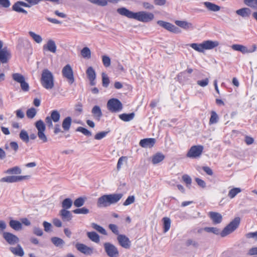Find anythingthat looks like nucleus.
Returning a JSON list of instances; mask_svg holds the SVG:
<instances>
[{
	"instance_id": "nucleus-1",
	"label": "nucleus",
	"mask_w": 257,
	"mask_h": 257,
	"mask_svg": "<svg viewBox=\"0 0 257 257\" xmlns=\"http://www.w3.org/2000/svg\"><path fill=\"white\" fill-rule=\"evenodd\" d=\"M122 197V194L121 193L103 195L98 198L97 206L99 208L107 207L116 203Z\"/></svg>"
},
{
	"instance_id": "nucleus-2",
	"label": "nucleus",
	"mask_w": 257,
	"mask_h": 257,
	"mask_svg": "<svg viewBox=\"0 0 257 257\" xmlns=\"http://www.w3.org/2000/svg\"><path fill=\"white\" fill-rule=\"evenodd\" d=\"M41 82L43 87L46 89H51L54 86L53 74L48 69H44L42 73Z\"/></svg>"
},
{
	"instance_id": "nucleus-3",
	"label": "nucleus",
	"mask_w": 257,
	"mask_h": 257,
	"mask_svg": "<svg viewBox=\"0 0 257 257\" xmlns=\"http://www.w3.org/2000/svg\"><path fill=\"white\" fill-rule=\"evenodd\" d=\"M240 221V219L239 217H235L221 232V236L224 237L234 231L239 226Z\"/></svg>"
},
{
	"instance_id": "nucleus-4",
	"label": "nucleus",
	"mask_w": 257,
	"mask_h": 257,
	"mask_svg": "<svg viewBox=\"0 0 257 257\" xmlns=\"http://www.w3.org/2000/svg\"><path fill=\"white\" fill-rule=\"evenodd\" d=\"M35 126L38 131L37 135L39 139L42 143H46L48 141V138L45 134L46 130V125L42 120H39L35 123Z\"/></svg>"
},
{
	"instance_id": "nucleus-5",
	"label": "nucleus",
	"mask_w": 257,
	"mask_h": 257,
	"mask_svg": "<svg viewBox=\"0 0 257 257\" xmlns=\"http://www.w3.org/2000/svg\"><path fill=\"white\" fill-rule=\"evenodd\" d=\"M13 79L20 84L21 88L23 91L27 92L29 90V85L25 81V77L19 73H15L12 74Z\"/></svg>"
},
{
	"instance_id": "nucleus-6",
	"label": "nucleus",
	"mask_w": 257,
	"mask_h": 257,
	"mask_svg": "<svg viewBox=\"0 0 257 257\" xmlns=\"http://www.w3.org/2000/svg\"><path fill=\"white\" fill-rule=\"evenodd\" d=\"M103 247L104 251L108 257H119V251L114 244L110 242H105L103 244Z\"/></svg>"
},
{
	"instance_id": "nucleus-7",
	"label": "nucleus",
	"mask_w": 257,
	"mask_h": 257,
	"mask_svg": "<svg viewBox=\"0 0 257 257\" xmlns=\"http://www.w3.org/2000/svg\"><path fill=\"white\" fill-rule=\"evenodd\" d=\"M107 107L111 112H118L122 109L121 102L116 98L109 99L107 103Z\"/></svg>"
},
{
	"instance_id": "nucleus-8",
	"label": "nucleus",
	"mask_w": 257,
	"mask_h": 257,
	"mask_svg": "<svg viewBox=\"0 0 257 257\" xmlns=\"http://www.w3.org/2000/svg\"><path fill=\"white\" fill-rule=\"evenodd\" d=\"M60 118V113L56 110L51 111V115L48 116L45 118V122L47 126L50 128L53 127L52 121L54 122H57L59 121Z\"/></svg>"
},
{
	"instance_id": "nucleus-9",
	"label": "nucleus",
	"mask_w": 257,
	"mask_h": 257,
	"mask_svg": "<svg viewBox=\"0 0 257 257\" xmlns=\"http://www.w3.org/2000/svg\"><path fill=\"white\" fill-rule=\"evenodd\" d=\"M231 47L233 50L240 52L243 54L253 53L256 50V46L254 44L252 45L250 48H247V47L241 44H233Z\"/></svg>"
},
{
	"instance_id": "nucleus-10",
	"label": "nucleus",
	"mask_w": 257,
	"mask_h": 257,
	"mask_svg": "<svg viewBox=\"0 0 257 257\" xmlns=\"http://www.w3.org/2000/svg\"><path fill=\"white\" fill-rule=\"evenodd\" d=\"M117 13L124 16H153L151 14H147L145 12L134 13L130 11L125 8H119L117 10Z\"/></svg>"
},
{
	"instance_id": "nucleus-11",
	"label": "nucleus",
	"mask_w": 257,
	"mask_h": 257,
	"mask_svg": "<svg viewBox=\"0 0 257 257\" xmlns=\"http://www.w3.org/2000/svg\"><path fill=\"white\" fill-rule=\"evenodd\" d=\"M62 73L63 76L67 79L69 84H71L74 82L73 71L69 64H67L63 67Z\"/></svg>"
},
{
	"instance_id": "nucleus-12",
	"label": "nucleus",
	"mask_w": 257,
	"mask_h": 257,
	"mask_svg": "<svg viewBox=\"0 0 257 257\" xmlns=\"http://www.w3.org/2000/svg\"><path fill=\"white\" fill-rule=\"evenodd\" d=\"M29 176H9L0 179L1 182L15 183L29 179Z\"/></svg>"
},
{
	"instance_id": "nucleus-13",
	"label": "nucleus",
	"mask_w": 257,
	"mask_h": 257,
	"mask_svg": "<svg viewBox=\"0 0 257 257\" xmlns=\"http://www.w3.org/2000/svg\"><path fill=\"white\" fill-rule=\"evenodd\" d=\"M203 147L202 146H192L187 154V156L190 158L199 157L202 154Z\"/></svg>"
},
{
	"instance_id": "nucleus-14",
	"label": "nucleus",
	"mask_w": 257,
	"mask_h": 257,
	"mask_svg": "<svg viewBox=\"0 0 257 257\" xmlns=\"http://www.w3.org/2000/svg\"><path fill=\"white\" fill-rule=\"evenodd\" d=\"M3 237L6 242L11 245H14L18 243L20 241L17 236L9 232H4Z\"/></svg>"
},
{
	"instance_id": "nucleus-15",
	"label": "nucleus",
	"mask_w": 257,
	"mask_h": 257,
	"mask_svg": "<svg viewBox=\"0 0 257 257\" xmlns=\"http://www.w3.org/2000/svg\"><path fill=\"white\" fill-rule=\"evenodd\" d=\"M157 23L163 28H165V29L167 30L168 31L175 33V34H179L181 32V30L174 26V25L166 22L162 21H158Z\"/></svg>"
},
{
	"instance_id": "nucleus-16",
	"label": "nucleus",
	"mask_w": 257,
	"mask_h": 257,
	"mask_svg": "<svg viewBox=\"0 0 257 257\" xmlns=\"http://www.w3.org/2000/svg\"><path fill=\"white\" fill-rule=\"evenodd\" d=\"M77 249L81 253L90 255L93 253V248L89 247L83 243H77L75 245Z\"/></svg>"
},
{
	"instance_id": "nucleus-17",
	"label": "nucleus",
	"mask_w": 257,
	"mask_h": 257,
	"mask_svg": "<svg viewBox=\"0 0 257 257\" xmlns=\"http://www.w3.org/2000/svg\"><path fill=\"white\" fill-rule=\"evenodd\" d=\"M117 239L119 244L124 248H129L131 242L129 238L125 235L119 234L117 235Z\"/></svg>"
},
{
	"instance_id": "nucleus-18",
	"label": "nucleus",
	"mask_w": 257,
	"mask_h": 257,
	"mask_svg": "<svg viewBox=\"0 0 257 257\" xmlns=\"http://www.w3.org/2000/svg\"><path fill=\"white\" fill-rule=\"evenodd\" d=\"M11 58L10 51L7 48H4L0 50V61L2 63H6Z\"/></svg>"
},
{
	"instance_id": "nucleus-19",
	"label": "nucleus",
	"mask_w": 257,
	"mask_h": 257,
	"mask_svg": "<svg viewBox=\"0 0 257 257\" xmlns=\"http://www.w3.org/2000/svg\"><path fill=\"white\" fill-rule=\"evenodd\" d=\"M155 143V139L147 138L141 140L139 143V145L144 148H151L154 146Z\"/></svg>"
},
{
	"instance_id": "nucleus-20",
	"label": "nucleus",
	"mask_w": 257,
	"mask_h": 257,
	"mask_svg": "<svg viewBox=\"0 0 257 257\" xmlns=\"http://www.w3.org/2000/svg\"><path fill=\"white\" fill-rule=\"evenodd\" d=\"M43 51H48L53 53H55L57 50V46L55 42L53 40H49L47 43L43 47Z\"/></svg>"
},
{
	"instance_id": "nucleus-21",
	"label": "nucleus",
	"mask_w": 257,
	"mask_h": 257,
	"mask_svg": "<svg viewBox=\"0 0 257 257\" xmlns=\"http://www.w3.org/2000/svg\"><path fill=\"white\" fill-rule=\"evenodd\" d=\"M175 23L177 26L185 30H193L194 28L192 23L186 21L176 20Z\"/></svg>"
},
{
	"instance_id": "nucleus-22",
	"label": "nucleus",
	"mask_w": 257,
	"mask_h": 257,
	"mask_svg": "<svg viewBox=\"0 0 257 257\" xmlns=\"http://www.w3.org/2000/svg\"><path fill=\"white\" fill-rule=\"evenodd\" d=\"M203 51L205 50H211L219 45V42L217 41L207 40L202 43Z\"/></svg>"
},
{
	"instance_id": "nucleus-23",
	"label": "nucleus",
	"mask_w": 257,
	"mask_h": 257,
	"mask_svg": "<svg viewBox=\"0 0 257 257\" xmlns=\"http://www.w3.org/2000/svg\"><path fill=\"white\" fill-rule=\"evenodd\" d=\"M208 216L214 224H219L222 220V216L221 214L216 212L211 211L208 213Z\"/></svg>"
},
{
	"instance_id": "nucleus-24",
	"label": "nucleus",
	"mask_w": 257,
	"mask_h": 257,
	"mask_svg": "<svg viewBox=\"0 0 257 257\" xmlns=\"http://www.w3.org/2000/svg\"><path fill=\"white\" fill-rule=\"evenodd\" d=\"M10 250L15 255L23 256L24 255V251L20 244H17L16 247H10Z\"/></svg>"
},
{
	"instance_id": "nucleus-25",
	"label": "nucleus",
	"mask_w": 257,
	"mask_h": 257,
	"mask_svg": "<svg viewBox=\"0 0 257 257\" xmlns=\"http://www.w3.org/2000/svg\"><path fill=\"white\" fill-rule=\"evenodd\" d=\"M91 113L93 117L99 121L102 115L101 110L99 106L95 105L92 109Z\"/></svg>"
},
{
	"instance_id": "nucleus-26",
	"label": "nucleus",
	"mask_w": 257,
	"mask_h": 257,
	"mask_svg": "<svg viewBox=\"0 0 257 257\" xmlns=\"http://www.w3.org/2000/svg\"><path fill=\"white\" fill-rule=\"evenodd\" d=\"M60 214L64 221H70L72 219V215L69 211L66 209H62Z\"/></svg>"
},
{
	"instance_id": "nucleus-27",
	"label": "nucleus",
	"mask_w": 257,
	"mask_h": 257,
	"mask_svg": "<svg viewBox=\"0 0 257 257\" xmlns=\"http://www.w3.org/2000/svg\"><path fill=\"white\" fill-rule=\"evenodd\" d=\"M135 116L134 112L130 113H122L119 115V118L123 121L127 122L133 120Z\"/></svg>"
},
{
	"instance_id": "nucleus-28",
	"label": "nucleus",
	"mask_w": 257,
	"mask_h": 257,
	"mask_svg": "<svg viewBox=\"0 0 257 257\" xmlns=\"http://www.w3.org/2000/svg\"><path fill=\"white\" fill-rule=\"evenodd\" d=\"M165 158V156L161 153H157L154 156H153L152 158V162L154 164H157L162 162Z\"/></svg>"
},
{
	"instance_id": "nucleus-29",
	"label": "nucleus",
	"mask_w": 257,
	"mask_h": 257,
	"mask_svg": "<svg viewBox=\"0 0 257 257\" xmlns=\"http://www.w3.org/2000/svg\"><path fill=\"white\" fill-rule=\"evenodd\" d=\"M51 240L53 244L58 247H62L65 244L64 241L58 237H53L51 238Z\"/></svg>"
},
{
	"instance_id": "nucleus-30",
	"label": "nucleus",
	"mask_w": 257,
	"mask_h": 257,
	"mask_svg": "<svg viewBox=\"0 0 257 257\" xmlns=\"http://www.w3.org/2000/svg\"><path fill=\"white\" fill-rule=\"evenodd\" d=\"M22 170L18 166L10 168L5 171V173L7 174L19 175L21 174Z\"/></svg>"
},
{
	"instance_id": "nucleus-31",
	"label": "nucleus",
	"mask_w": 257,
	"mask_h": 257,
	"mask_svg": "<svg viewBox=\"0 0 257 257\" xmlns=\"http://www.w3.org/2000/svg\"><path fill=\"white\" fill-rule=\"evenodd\" d=\"M72 122L71 117H66L63 121L62 126L65 131H68L70 129Z\"/></svg>"
},
{
	"instance_id": "nucleus-32",
	"label": "nucleus",
	"mask_w": 257,
	"mask_h": 257,
	"mask_svg": "<svg viewBox=\"0 0 257 257\" xmlns=\"http://www.w3.org/2000/svg\"><path fill=\"white\" fill-rule=\"evenodd\" d=\"M9 225L11 228L15 230H20L22 229V223L16 220H11L9 222Z\"/></svg>"
},
{
	"instance_id": "nucleus-33",
	"label": "nucleus",
	"mask_w": 257,
	"mask_h": 257,
	"mask_svg": "<svg viewBox=\"0 0 257 257\" xmlns=\"http://www.w3.org/2000/svg\"><path fill=\"white\" fill-rule=\"evenodd\" d=\"M204 5L209 10L213 12L218 11L220 9L219 6L208 2H204Z\"/></svg>"
},
{
	"instance_id": "nucleus-34",
	"label": "nucleus",
	"mask_w": 257,
	"mask_h": 257,
	"mask_svg": "<svg viewBox=\"0 0 257 257\" xmlns=\"http://www.w3.org/2000/svg\"><path fill=\"white\" fill-rule=\"evenodd\" d=\"M163 222V230L165 233L169 231L171 227V219L169 217H164L162 219Z\"/></svg>"
},
{
	"instance_id": "nucleus-35",
	"label": "nucleus",
	"mask_w": 257,
	"mask_h": 257,
	"mask_svg": "<svg viewBox=\"0 0 257 257\" xmlns=\"http://www.w3.org/2000/svg\"><path fill=\"white\" fill-rule=\"evenodd\" d=\"M87 235L88 238L93 242L98 243L100 240L99 236L95 232H88Z\"/></svg>"
},
{
	"instance_id": "nucleus-36",
	"label": "nucleus",
	"mask_w": 257,
	"mask_h": 257,
	"mask_svg": "<svg viewBox=\"0 0 257 257\" xmlns=\"http://www.w3.org/2000/svg\"><path fill=\"white\" fill-rule=\"evenodd\" d=\"M236 14L240 16H248L251 14V10L247 8H244L236 11Z\"/></svg>"
},
{
	"instance_id": "nucleus-37",
	"label": "nucleus",
	"mask_w": 257,
	"mask_h": 257,
	"mask_svg": "<svg viewBox=\"0 0 257 257\" xmlns=\"http://www.w3.org/2000/svg\"><path fill=\"white\" fill-rule=\"evenodd\" d=\"M241 192V190L240 188H233L229 191L228 196L230 199H233L237 195V194Z\"/></svg>"
},
{
	"instance_id": "nucleus-38",
	"label": "nucleus",
	"mask_w": 257,
	"mask_h": 257,
	"mask_svg": "<svg viewBox=\"0 0 257 257\" xmlns=\"http://www.w3.org/2000/svg\"><path fill=\"white\" fill-rule=\"evenodd\" d=\"M81 55L85 59H90L91 58V51L90 49L87 47L83 48L81 51Z\"/></svg>"
},
{
	"instance_id": "nucleus-39",
	"label": "nucleus",
	"mask_w": 257,
	"mask_h": 257,
	"mask_svg": "<svg viewBox=\"0 0 257 257\" xmlns=\"http://www.w3.org/2000/svg\"><path fill=\"white\" fill-rule=\"evenodd\" d=\"M29 34L33 40L37 43L40 44L42 42L43 39L40 35L32 31H30Z\"/></svg>"
},
{
	"instance_id": "nucleus-40",
	"label": "nucleus",
	"mask_w": 257,
	"mask_h": 257,
	"mask_svg": "<svg viewBox=\"0 0 257 257\" xmlns=\"http://www.w3.org/2000/svg\"><path fill=\"white\" fill-rule=\"evenodd\" d=\"M20 138L25 143L29 142V136L26 131L22 130L20 133Z\"/></svg>"
},
{
	"instance_id": "nucleus-41",
	"label": "nucleus",
	"mask_w": 257,
	"mask_h": 257,
	"mask_svg": "<svg viewBox=\"0 0 257 257\" xmlns=\"http://www.w3.org/2000/svg\"><path fill=\"white\" fill-rule=\"evenodd\" d=\"M86 73L88 79L96 78L95 72L92 67H89L87 68Z\"/></svg>"
},
{
	"instance_id": "nucleus-42",
	"label": "nucleus",
	"mask_w": 257,
	"mask_h": 257,
	"mask_svg": "<svg viewBox=\"0 0 257 257\" xmlns=\"http://www.w3.org/2000/svg\"><path fill=\"white\" fill-rule=\"evenodd\" d=\"M72 205V201L70 198L65 199L62 203V206L63 208V209H68L71 208Z\"/></svg>"
},
{
	"instance_id": "nucleus-43",
	"label": "nucleus",
	"mask_w": 257,
	"mask_h": 257,
	"mask_svg": "<svg viewBox=\"0 0 257 257\" xmlns=\"http://www.w3.org/2000/svg\"><path fill=\"white\" fill-rule=\"evenodd\" d=\"M91 226L92 227L97 230L99 233L103 234V235H106L107 233L105 229H104L101 226L95 223H91Z\"/></svg>"
},
{
	"instance_id": "nucleus-44",
	"label": "nucleus",
	"mask_w": 257,
	"mask_h": 257,
	"mask_svg": "<svg viewBox=\"0 0 257 257\" xmlns=\"http://www.w3.org/2000/svg\"><path fill=\"white\" fill-rule=\"evenodd\" d=\"M190 46L193 48L195 51L200 52V53H203V49L202 47V43L198 44V43H192L190 44Z\"/></svg>"
},
{
	"instance_id": "nucleus-45",
	"label": "nucleus",
	"mask_w": 257,
	"mask_h": 257,
	"mask_svg": "<svg viewBox=\"0 0 257 257\" xmlns=\"http://www.w3.org/2000/svg\"><path fill=\"white\" fill-rule=\"evenodd\" d=\"M37 114V110L34 107L28 109L26 112L27 116L29 118H33Z\"/></svg>"
},
{
	"instance_id": "nucleus-46",
	"label": "nucleus",
	"mask_w": 257,
	"mask_h": 257,
	"mask_svg": "<svg viewBox=\"0 0 257 257\" xmlns=\"http://www.w3.org/2000/svg\"><path fill=\"white\" fill-rule=\"evenodd\" d=\"M85 200L84 197H79L74 201V205L76 207H80L84 205Z\"/></svg>"
},
{
	"instance_id": "nucleus-47",
	"label": "nucleus",
	"mask_w": 257,
	"mask_h": 257,
	"mask_svg": "<svg viewBox=\"0 0 257 257\" xmlns=\"http://www.w3.org/2000/svg\"><path fill=\"white\" fill-rule=\"evenodd\" d=\"M203 229L204 231L207 232H211L216 235H218L219 233L220 234L221 233L220 232L219 229L216 227H205Z\"/></svg>"
},
{
	"instance_id": "nucleus-48",
	"label": "nucleus",
	"mask_w": 257,
	"mask_h": 257,
	"mask_svg": "<svg viewBox=\"0 0 257 257\" xmlns=\"http://www.w3.org/2000/svg\"><path fill=\"white\" fill-rule=\"evenodd\" d=\"M134 21L142 22H148L152 20L153 17H129Z\"/></svg>"
},
{
	"instance_id": "nucleus-49",
	"label": "nucleus",
	"mask_w": 257,
	"mask_h": 257,
	"mask_svg": "<svg viewBox=\"0 0 257 257\" xmlns=\"http://www.w3.org/2000/svg\"><path fill=\"white\" fill-rule=\"evenodd\" d=\"M90 3L95 4L99 6H106L107 5V2L106 0H88Z\"/></svg>"
},
{
	"instance_id": "nucleus-50",
	"label": "nucleus",
	"mask_w": 257,
	"mask_h": 257,
	"mask_svg": "<svg viewBox=\"0 0 257 257\" xmlns=\"http://www.w3.org/2000/svg\"><path fill=\"white\" fill-rule=\"evenodd\" d=\"M218 119V116L217 113L215 112L212 111L211 112V115L209 120V123L210 124H214L217 122Z\"/></svg>"
},
{
	"instance_id": "nucleus-51",
	"label": "nucleus",
	"mask_w": 257,
	"mask_h": 257,
	"mask_svg": "<svg viewBox=\"0 0 257 257\" xmlns=\"http://www.w3.org/2000/svg\"><path fill=\"white\" fill-rule=\"evenodd\" d=\"M127 157L124 156H122L119 158L117 164V170L118 171H119L121 169L123 162H127Z\"/></svg>"
},
{
	"instance_id": "nucleus-52",
	"label": "nucleus",
	"mask_w": 257,
	"mask_h": 257,
	"mask_svg": "<svg viewBox=\"0 0 257 257\" xmlns=\"http://www.w3.org/2000/svg\"><path fill=\"white\" fill-rule=\"evenodd\" d=\"M73 212L75 214H87L89 212V211L87 208L85 207H82L81 208L75 209L73 210Z\"/></svg>"
},
{
	"instance_id": "nucleus-53",
	"label": "nucleus",
	"mask_w": 257,
	"mask_h": 257,
	"mask_svg": "<svg viewBox=\"0 0 257 257\" xmlns=\"http://www.w3.org/2000/svg\"><path fill=\"white\" fill-rule=\"evenodd\" d=\"M102 61L103 64L105 67H108L110 65L111 61L110 58L108 56L106 55L102 56Z\"/></svg>"
},
{
	"instance_id": "nucleus-54",
	"label": "nucleus",
	"mask_w": 257,
	"mask_h": 257,
	"mask_svg": "<svg viewBox=\"0 0 257 257\" xmlns=\"http://www.w3.org/2000/svg\"><path fill=\"white\" fill-rule=\"evenodd\" d=\"M76 131L78 132H81L83 135H84L86 136H91L92 135L91 133L89 131H88L87 129H86L84 127H81V126H79V127H77Z\"/></svg>"
},
{
	"instance_id": "nucleus-55",
	"label": "nucleus",
	"mask_w": 257,
	"mask_h": 257,
	"mask_svg": "<svg viewBox=\"0 0 257 257\" xmlns=\"http://www.w3.org/2000/svg\"><path fill=\"white\" fill-rule=\"evenodd\" d=\"M102 85L104 87H107L109 83V80L108 77L104 73L102 74Z\"/></svg>"
},
{
	"instance_id": "nucleus-56",
	"label": "nucleus",
	"mask_w": 257,
	"mask_h": 257,
	"mask_svg": "<svg viewBox=\"0 0 257 257\" xmlns=\"http://www.w3.org/2000/svg\"><path fill=\"white\" fill-rule=\"evenodd\" d=\"M108 134V132H101L97 133L95 136L94 139L95 140H100L104 138Z\"/></svg>"
},
{
	"instance_id": "nucleus-57",
	"label": "nucleus",
	"mask_w": 257,
	"mask_h": 257,
	"mask_svg": "<svg viewBox=\"0 0 257 257\" xmlns=\"http://www.w3.org/2000/svg\"><path fill=\"white\" fill-rule=\"evenodd\" d=\"M209 81V79L206 78L205 79L198 80L197 81V84L200 86L204 87L208 85Z\"/></svg>"
},
{
	"instance_id": "nucleus-58",
	"label": "nucleus",
	"mask_w": 257,
	"mask_h": 257,
	"mask_svg": "<svg viewBox=\"0 0 257 257\" xmlns=\"http://www.w3.org/2000/svg\"><path fill=\"white\" fill-rule=\"evenodd\" d=\"M135 201V197L134 196H130L127 197L126 200L123 203L124 206H127L132 203H133Z\"/></svg>"
},
{
	"instance_id": "nucleus-59",
	"label": "nucleus",
	"mask_w": 257,
	"mask_h": 257,
	"mask_svg": "<svg viewBox=\"0 0 257 257\" xmlns=\"http://www.w3.org/2000/svg\"><path fill=\"white\" fill-rule=\"evenodd\" d=\"M186 245L187 246L192 245L195 247H197L198 246V243L195 240L189 239L186 241Z\"/></svg>"
},
{
	"instance_id": "nucleus-60",
	"label": "nucleus",
	"mask_w": 257,
	"mask_h": 257,
	"mask_svg": "<svg viewBox=\"0 0 257 257\" xmlns=\"http://www.w3.org/2000/svg\"><path fill=\"white\" fill-rule=\"evenodd\" d=\"M11 5L9 0H0V7L8 8Z\"/></svg>"
},
{
	"instance_id": "nucleus-61",
	"label": "nucleus",
	"mask_w": 257,
	"mask_h": 257,
	"mask_svg": "<svg viewBox=\"0 0 257 257\" xmlns=\"http://www.w3.org/2000/svg\"><path fill=\"white\" fill-rule=\"evenodd\" d=\"M109 228L112 231V232L113 233L118 235H119L118 227L116 225L113 224H110L109 225Z\"/></svg>"
},
{
	"instance_id": "nucleus-62",
	"label": "nucleus",
	"mask_w": 257,
	"mask_h": 257,
	"mask_svg": "<svg viewBox=\"0 0 257 257\" xmlns=\"http://www.w3.org/2000/svg\"><path fill=\"white\" fill-rule=\"evenodd\" d=\"M33 233L35 235H36L37 236H41L43 234V231L42 229L39 227H34Z\"/></svg>"
},
{
	"instance_id": "nucleus-63",
	"label": "nucleus",
	"mask_w": 257,
	"mask_h": 257,
	"mask_svg": "<svg viewBox=\"0 0 257 257\" xmlns=\"http://www.w3.org/2000/svg\"><path fill=\"white\" fill-rule=\"evenodd\" d=\"M256 0H244V3L248 7L254 8L255 7Z\"/></svg>"
},
{
	"instance_id": "nucleus-64",
	"label": "nucleus",
	"mask_w": 257,
	"mask_h": 257,
	"mask_svg": "<svg viewBox=\"0 0 257 257\" xmlns=\"http://www.w3.org/2000/svg\"><path fill=\"white\" fill-rule=\"evenodd\" d=\"M43 224L44 227V230L46 232H49L51 230L52 225L50 223H49L47 221H44Z\"/></svg>"
}]
</instances>
